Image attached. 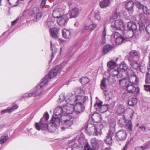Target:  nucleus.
Masks as SVG:
<instances>
[{"instance_id": "393cba45", "label": "nucleus", "mask_w": 150, "mask_h": 150, "mask_svg": "<svg viewBox=\"0 0 150 150\" xmlns=\"http://www.w3.org/2000/svg\"><path fill=\"white\" fill-rule=\"evenodd\" d=\"M91 117L93 120L96 123H99L101 121L100 116L98 113L93 114Z\"/></svg>"}, {"instance_id": "1a4fd4ad", "label": "nucleus", "mask_w": 150, "mask_h": 150, "mask_svg": "<svg viewBox=\"0 0 150 150\" xmlns=\"http://www.w3.org/2000/svg\"><path fill=\"white\" fill-rule=\"evenodd\" d=\"M103 102L100 101L99 103H96L94 104V106L96 110L101 113H103L107 110L109 108V105L108 104L105 105H102Z\"/></svg>"}, {"instance_id": "774afa93", "label": "nucleus", "mask_w": 150, "mask_h": 150, "mask_svg": "<svg viewBox=\"0 0 150 150\" xmlns=\"http://www.w3.org/2000/svg\"><path fill=\"white\" fill-rule=\"evenodd\" d=\"M128 143H127L125 144V146H124V147L123 149H122V150H126L128 148Z\"/></svg>"}, {"instance_id": "0e129e2a", "label": "nucleus", "mask_w": 150, "mask_h": 150, "mask_svg": "<svg viewBox=\"0 0 150 150\" xmlns=\"http://www.w3.org/2000/svg\"><path fill=\"white\" fill-rule=\"evenodd\" d=\"M95 18L99 21H100L101 20L100 16L99 14H96L95 16Z\"/></svg>"}, {"instance_id": "338daca9", "label": "nucleus", "mask_w": 150, "mask_h": 150, "mask_svg": "<svg viewBox=\"0 0 150 150\" xmlns=\"http://www.w3.org/2000/svg\"><path fill=\"white\" fill-rule=\"evenodd\" d=\"M28 97H30L32 96H35V94H34V92L32 91V92L29 93H28Z\"/></svg>"}, {"instance_id": "680f3d73", "label": "nucleus", "mask_w": 150, "mask_h": 150, "mask_svg": "<svg viewBox=\"0 0 150 150\" xmlns=\"http://www.w3.org/2000/svg\"><path fill=\"white\" fill-rule=\"evenodd\" d=\"M129 97V93H127L125 92L122 95V97L124 99H126Z\"/></svg>"}, {"instance_id": "cd10ccee", "label": "nucleus", "mask_w": 150, "mask_h": 150, "mask_svg": "<svg viewBox=\"0 0 150 150\" xmlns=\"http://www.w3.org/2000/svg\"><path fill=\"white\" fill-rule=\"evenodd\" d=\"M113 47L112 45L107 44L104 46L103 48V52L105 54H106Z\"/></svg>"}, {"instance_id": "423d86ee", "label": "nucleus", "mask_w": 150, "mask_h": 150, "mask_svg": "<svg viewBox=\"0 0 150 150\" xmlns=\"http://www.w3.org/2000/svg\"><path fill=\"white\" fill-rule=\"evenodd\" d=\"M115 123L113 122L111 124L110 126L109 133L108 134L106 138L104 139V141L106 144H110L112 142V137L115 132Z\"/></svg>"}, {"instance_id": "4be33fe9", "label": "nucleus", "mask_w": 150, "mask_h": 150, "mask_svg": "<svg viewBox=\"0 0 150 150\" xmlns=\"http://www.w3.org/2000/svg\"><path fill=\"white\" fill-rule=\"evenodd\" d=\"M63 37L66 39H69L70 38L71 33L70 30L66 29H63L62 30Z\"/></svg>"}, {"instance_id": "c9c22d12", "label": "nucleus", "mask_w": 150, "mask_h": 150, "mask_svg": "<svg viewBox=\"0 0 150 150\" xmlns=\"http://www.w3.org/2000/svg\"><path fill=\"white\" fill-rule=\"evenodd\" d=\"M129 54L131 57L132 58H137L139 56V53L136 51H131Z\"/></svg>"}, {"instance_id": "69168bd1", "label": "nucleus", "mask_w": 150, "mask_h": 150, "mask_svg": "<svg viewBox=\"0 0 150 150\" xmlns=\"http://www.w3.org/2000/svg\"><path fill=\"white\" fill-rule=\"evenodd\" d=\"M144 147L145 149H150V141L147 143L146 145Z\"/></svg>"}, {"instance_id": "c85d7f7f", "label": "nucleus", "mask_w": 150, "mask_h": 150, "mask_svg": "<svg viewBox=\"0 0 150 150\" xmlns=\"http://www.w3.org/2000/svg\"><path fill=\"white\" fill-rule=\"evenodd\" d=\"M70 94L72 93H69L67 95L66 97H65L63 93L60 94L59 96V99L58 100V102L60 103L61 102L64 101V100H65V101L66 102V99L67 96L69 97L71 96Z\"/></svg>"}, {"instance_id": "6e6552de", "label": "nucleus", "mask_w": 150, "mask_h": 150, "mask_svg": "<svg viewBox=\"0 0 150 150\" xmlns=\"http://www.w3.org/2000/svg\"><path fill=\"white\" fill-rule=\"evenodd\" d=\"M127 73L130 84L136 85L139 81V79L137 76L134 74V72L131 70H129Z\"/></svg>"}, {"instance_id": "c756f323", "label": "nucleus", "mask_w": 150, "mask_h": 150, "mask_svg": "<svg viewBox=\"0 0 150 150\" xmlns=\"http://www.w3.org/2000/svg\"><path fill=\"white\" fill-rule=\"evenodd\" d=\"M126 9L129 11L132 10L133 9L134 6V3L132 1H127L125 4Z\"/></svg>"}, {"instance_id": "72a5a7b5", "label": "nucleus", "mask_w": 150, "mask_h": 150, "mask_svg": "<svg viewBox=\"0 0 150 150\" xmlns=\"http://www.w3.org/2000/svg\"><path fill=\"white\" fill-rule=\"evenodd\" d=\"M139 19L141 22L144 23H148L149 21V20L147 18L144 14H141L139 16Z\"/></svg>"}, {"instance_id": "f704fd0d", "label": "nucleus", "mask_w": 150, "mask_h": 150, "mask_svg": "<svg viewBox=\"0 0 150 150\" xmlns=\"http://www.w3.org/2000/svg\"><path fill=\"white\" fill-rule=\"evenodd\" d=\"M137 100L136 98H130L128 101V104L130 106H134L137 103Z\"/></svg>"}, {"instance_id": "9b49d317", "label": "nucleus", "mask_w": 150, "mask_h": 150, "mask_svg": "<svg viewBox=\"0 0 150 150\" xmlns=\"http://www.w3.org/2000/svg\"><path fill=\"white\" fill-rule=\"evenodd\" d=\"M112 27L118 30L123 31L125 29V24L122 20H116L113 24L112 25Z\"/></svg>"}, {"instance_id": "aec40b11", "label": "nucleus", "mask_w": 150, "mask_h": 150, "mask_svg": "<svg viewBox=\"0 0 150 150\" xmlns=\"http://www.w3.org/2000/svg\"><path fill=\"white\" fill-rule=\"evenodd\" d=\"M136 5L139 9H142L144 14H146L149 13L150 11L146 6H144L139 2L136 3Z\"/></svg>"}, {"instance_id": "dca6fc26", "label": "nucleus", "mask_w": 150, "mask_h": 150, "mask_svg": "<svg viewBox=\"0 0 150 150\" xmlns=\"http://www.w3.org/2000/svg\"><path fill=\"white\" fill-rule=\"evenodd\" d=\"M78 6H75L74 7L70 10L69 12L70 18H74L77 17L81 9H79Z\"/></svg>"}, {"instance_id": "20e7f679", "label": "nucleus", "mask_w": 150, "mask_h": 150, "mask_svg": "<svg viewBox=\"0 0 150 150\" xmlns=\"http://www.w3.org/2000/svg\"><path fill=\"white\" fill-rule=\"evenodd\" d=\"M133 113L132 110L128 108L126 110L124 114V117L126 122L125 127L126 129L131 132L132 130V123L131 121L132 116Z\"/></svg>"}, {"instance_id": "6ab92c4d", "label": "nucleus", "mask_w": 150, "mask_h": 150, "mask_svg": "<svg viewBox=\"0 0 150 150\" xmlns=\"http://www.w3.org/2000/svg\"><path fill=\"white\" fill-rule=\"evenodd\" d=\"M59 30V28L54 27L50 28V34L51 36L53 38H57L59 37L58 32Z\"/></svg>"}, {"instance_id": "e433bc0d", "label": "nucleus", "mask_w": 150, "mask_h": 150, "mask_svg": "<svg viewBox=\"0 0 150 150\" xmlns=\"http://www.w3.org/2000/svg\"><path fill=\"white\" fill-rule=\"evenodd\" d=\"M106 28L105 27H104L101 36L102 42L103 43H105V37L106 34Z\"/></svg>"}, {"instance_id": "4468645a", "label": "nucleus", "mask_w": 150, "mask_h": 150, "mask_svg": "<svg viewBox=\"0 0 150 150\" xmlns=\"http://www.w3.org/2000/svg\"><path fill=\"white\" fill-rule=\"evenodd\" d=\"M129 93H133L135 96L139 95V87H136L133 84H129L126 88Z\"/></svg>"}, {"instance_id": "5701e85b", "label": "nucleus", "mask_w": 150, "mask_h": 150, "mask_svg": "<svg viewBox=\"0 0 150 150\" xmlns=\"http://www.w3.org/2000/svg\"><path fill=\"white\" fill-rule=\"evenodd\" d=\"M146 83L150 84V74L147 73L146 78L145 80ZM144 89L147 91H150V85H144Z\"/></svg>"}, {"instance_id": "8fccbe9b", "label": "nucleus", "mask_w": 150, "mask_h": 150, "mask_svg": "<svg viewBox=\"0 0 150 150\" xmlns=\"http://www.w3.org/2000/svg\"><path fill=\"white\" fill-rule=\"evenodd\" d=\"M88 29L90 31H92L95 29L97 25L95 24H92L89 26H88Z\"/></svg>"}, {"instance_id": "de8ad7c7", "label": "nucleus", "mask_w": 150, "mask_h": 150, "mask_svg": "<svg viewBox=\"0 0 150 150\" xmlns=\"http://www.w3.org/2000/svg\"><path fill=\"white\" fill-rule=\"evenodd\" d=\"M117 111L120 114L123 113L124 111L123 106L122 105H120L117 109Z\"/></svg>"}, {"instance_id": "a878e982", "label": "nucleus", "mask_w": 150, "mask_h": 150, "mask_svg": "<svg viewBox=\"0 0 150 150\" xmlns=\"http://www.w3.org/2000/svg\"><path fill=\"white\" fill-rule=\"evenodd\" d=\"M127 26L130 30H132V31L135 30L137 28L136 23L132 21H130L128 23Z\"/></svg>"}, {"instance_id": "c03bdc74", "label": "nucleus", "mask_w": 150, "mask_h": 150, "mask_svg": "<svg viewBox=\"0 0 150 150\" xmlns=\"http://www.w3.org/2000/svg\"><path fill=\"white\" fill-rule=\"evenodd\" d=\"M71 150H78L79 148L78 144L74 141L71 143Z\"/></svg>"}, {"instance_id": "4c0bfd02", "label": "nucleus", "mask_w": 150, "mask_h": 150, "mask_svg": "<svg viewBox=\"0 0 150 150\" xmlns=\"http://www.w3.org/2000/svg\"><path fill=\"white\" fill-rule=\"evenodd\" d=\"M8 138L7 134H4L1 136L0 138V144H2L4 143Z\"/></svg>"}, {"instance_id": "58836bf2", "label": "nucleus", "mask_w": 150, "mask_h": 150, "mask_svg": "<svg viewBox=\"0 0 150 150\" xmlns=\"http://www.w3.org/2000/svg\"><path fill=\"white\" fill-rule=\"evenodd\" d=\"M130 65L132 68L135 69H137L139 65L136 61L132 60L130 61Z\"/></svg>"}, {"instance_id": "864d4df0", "label": "nucleus", "mask_w": 150, "mask_h": 150, "mask_svg": "<svg viewBox=\"0 0 150 150\" xmlns=\"http://www.w3.org/2000/svg\"><path fill=\"white\" fill-rule=\"evenodd\" d=\"M119 16H125L127 15V12L123 11L121 10L119 11Z\"/></svg>"}, {"instance_id": "3c124183", "label": "nucleus", "mask_w": 150, "mask_h": 150, "mask_svg": "<svg viewBox=\"0 0 150 150\" xmlns=\"http://www.w3.org/2000/svg\"><path fill=\"white\" fill-rule=\"evenodd\" d=\"M139 69L141 72L143 73L145 72L146 71L145 65L141 64L139 66Z\"/></svg>"}, {"instance_id": "f3484780", "label": "nucleus", "mask_w": 150, "mask_h": 150, "mask_svg": "<svg viewBox=\"0 0 150 150\" xmlns=\"http://www.w3.org/2000/svg\"><path fill=\"white\" fill-rule=\"evenodd\" d=\"M91 144L94 149H98L100 145L103 143L101 140L96 139V138H93L91 139Z\"/></svg>"}, {"instance_id": "a18cd8bd", "label": "nucleus", "mask_w": 150, "mask_h": 150, "mask_svg": "<svg viewBox=\"0 0 150 150\" xmlns=\"http://www.w3.org/2000/svg\"><path fill=\"white\" fill-rule=\"evenodd\" d=\"M79 80L82 84L83 85L87 83L89 81L88 79L86 77L80 79Z\"/></svg>"}, {"instance_id": "7c9ffc66", "label": "nucleus", "mask_w": 150, "mask_h": 150, "mask_svg": "<svg viewBox=\"0 0 150 150\" xmlns=\"http://www.w3.org/2000/svg\"><path fill=\"white\" fill-rule=\"evenodd\" d=\"M107 79L105 78L103 79L101 81L100 84V88L103 91H106V89L107 88V86L106 84V82Z\"/></svg>"}, {"instance_id": "a211bd4d", "label": "nucleus", "mask_w": 150, "mask_h": 150, "mask_svg": "<svg viewBox=\"0 0 150 150\" xmlns=\"http://www.w3.org/2000/svg\"><path fill=\"white\" fill-rule=\"evenodd\" d=\"M64 13V10L61 8H57L54 10L52 13L53 18L57 19L62 16Z\"/></svg>"}, {"instance_id": "473e14b6", "label": "nucleus", "mask_w": 150, "mask_h": 150, "mask_svg": "<svg viewBox=\"0 0 150 150\" xmlns=\"http://www.w3.org/2000/svg\"><path fill=\"white\" fill-rule=\"evenodd\" d=\"M120 69L122 71H125L128 69V66L125 62H122L119 67Z\"/></svg>"}, {"instance_id": "0eeeda50", "label": "nucleus", "mask_w": 150, "mask_h": 150, "mask_svg": "<svg viewBox=\"0 0 150 150\" xmlns=\"http://www.w3.org/2000/svg\"><path fill=\"white\" fill-rule=\"evenodd\" d=\"M59 122L60 124L61 123L63 125L70 127L74 123V118L69 114H67L65 116H62Z\"/></svg>"}, {"instance_id": "49530a36", "label": "nucleus", "mask_w": 150, "mask_h": 150, "mask_svg": "<svg viewBox=\"0 0 150 150\" xmlns=\"http://www.w3.org/2000/svg\"><path fill=\"white\" fill-rule=\"evenodd\" d=\"M119 11L118 9H117L116 10L115 13H114L112 16L110 17V20L112 19H114L117 18L118 15H119Z\"/></svg>"}, {"instance_id": "79ce46f5", "label": "nucleus", "mask_w": 150, "mask_h": 150, "mask_svg": "<svg viewBox=\"0 0 150 150\" xmlns=\"http://www.w3.org/2000/svg\"><path fill=\"white\" fill-rule=\"evenodd\" d=\"M19 0H8L10 5L12 6H17L18 4Z\"/></svg>"}, {"instance_id": "603ef678", "label": "nucleus", "mask_w": 150, "mask_h": 150, "mask_svg": "<svg viewBox=\"0 0 150 150\" xmlns=\"http://www.w3.org/2000/svg\"><path fill=\"white\" fill-rule=\"evenodd\" d=\"M88 26H85L83 28V30L81 31V33H85L89 32V31L88 30Z\"/></svg>"}, {"instance_id": "e2e57ef3", "label": "nucleus", "mask_w": 150, "mask_h": 150, "mask_svg": "<svg viewBox=\"0 0 150 150\" xmlns=\"http://www.w3.org/2000/svg\"><path fill=\"white\" fill-rule=\"evenodd\" d=\"M144 146H138L136 147L134 150H144Z\"/></svg>"}, {"instance_id": "37998d69", "label": "nucleus", "mask_w": 150, "mask_h": 150, "mask_svg": "<svg viewBox=\"0 0 150 150\" xmlns=\"http://www.w3.org/2000/svg\"><path fill=\"white\" fill-rule=\"evenodd\" d=\"M127 38H124L121 36L115 40V42L117 45L121 44L122 42H125V40Z\"/></svg>"}, {"instance_id": "a19ab883", "label": "nucleus", "mask_w": 150, "mask_h": 150, "mask_svg": "<svg viewBox=\"0 0 150 150\" xmlns=\"http://www.w3.org/2000/svg\"><path fill=\"white\" fill-rule=\"evenodd\" d=\"M54 22V21H51L49 20L45 22V25H47L50 28H54L55 27Z\"/></svg>"}, {"instance_id": "7ed1b4c3", "label": "nucleus", "mask_w": 150, "mask_h": 150, "mask_svg": "<svg viewBox=\"0 0 150 150\" xmlns=\"http://www.w3.org/2000/svg\"><path fill=\"white\" fill-rule=\"evenodd\" d=\"M63 107L61 106H58L55 108L54 110L53 115L51 120L54 122L57 125H59V121L62 116H65L67 114H70L67 113L66 110L65 109L64 107Z\"/></svg>"}, {"instance_id": "2f4dec72", "label": "nucleus", "mask_w": 150, "mask_h": 150, "mask_svg": "<svg viewBox=\"0 0 150 150\" xmlns=\"http://www.w3.org/2000/svg\"><path fill=\"white\" fill-rule=\"evenodd\" d=\"M107 67L109 68L110 70L112 69H115L117 67L116 64L114 62L111 61L108 62L107 64Z\"/></svg>"}, {"instance_id": "9d476101", "label": "nucleus", "mask_w": 150, "mask_h": 150, "mask_svg": "<svg viewBox=\"0 0 150 150\" xmlns=\"http://www.w3.org/2000/svg\"><path fill=\"white\" fill-rule=\"evenodd\" d=\"M46 81H44L42 80L40 84L36 86L33 90L35 96L40 95L43 91V87L47 83Z\"/></svg>"}, {"instance_id": "5fc2aeb1", "label": "nucleus", "mask_w": 150, "mask_h": 150, "mask_svg": "<svg viewBox=\"0 0 150 150\" xmlns=\"http://www.w3.org/2000/svg\"><path fill=\"white\" fill-rule=\"evenodd\" d=\"M121 36L120 34L118 32H115L113 34V37L115 39V40L117 39L118 38H120Z\"/></svg>"}, {"instance_id": "052dcab7", "label": "nucleus", "mask_w": 150, "mask_h": 150, "mask_svg": "<svg viewBox=\"0 0 150 150\" xmlns=\"http://www.w3.org/2000/svg\"><path fill=\"white\" fill-rule=\"evenodd\" d=\"M11 111H10V110L9 109V108H8L6 109H5L4 110H2L1 112L2 113L4 114L6 113L7 112H10Z\"/></svg>"}, {"instance_id": "6e6d98bb", "label": "nucleus", "mask_w": 150, "mask_h": 150, "mask_svg": "<svg viewBox=\"0 0 150 150\" xmlns=\"http://www.w3.org/2000/svg\"><path fill=\"white\" fill-rule=\"evenodd\" d=\"M47 0H42L40 7L41 8H43L45 5Z\"/></svg>"}, {"instance_id": "2eb2a0df", "label": "nucleus", "mask_w": 150, "mask_h": 150, "mask_svg": "<svg viewBox=\"0 0 150 150\" xmlns=\"http://www.w3.org/2000/svg\"><path fill=\"white\" fill-rule=\"evenodd\" d=\"M57 21V23L60 26L64 25L68 21L67 15L64 14L62 16L58 18Z\"/></svg>"}, {"instance_id": "ea45409f", "label": "nucleus", "mask_w": 150, "mask_h": 150, "mask_svg": "<svg viewBox=\"0 0 150 150\" xmlns=\"http://www.w3.org/2000/svg\"><path fill=\"white\" fill-rule=\"evenodd\" d=\"M50 46L51 49L52 51L51 58V60H52L56 54V50L54 48V45L52 44V42H50Z\"/></svg>"}, {"instance_id": "b1692460", "label": "nucleus", "mask_w": 150, "mask_h": 150, "mask_svg": "<svg viewBox=\"0 0 150 150\" xmlns=\"http://www.w3.org/2000/svg\"><path fill=\"white\" fill-rule=\"evenodd\" d=\"M119 83L121 87L122 88H126L129 84L128 80L125 79H123L119 80Z\"/></svg>"}, {"instance_id": "4d7b16f0", "label": "nucleus", "mask_w": 150, "mask_h": 150, "mask_svg": "<svg viewBox=\"0 0 150 150\" xmlns=\"http://www.w3.org/2000/svg\"><path fill=\"white\" fill-rule=\"evenodd\" d=\"M42 16V14L41 13L39 12L37 13L35 19L36 21L39 20L40 18Z\"/></svg>"}, {"instance_id": "f8f14e48", "label": "nucleus", "mask_w": 150, "mask_h": 150, "mask_svg": "<svg viewBox=\"0 0 150 150\" xmlns=\"http://www.w3.org/2000/svg\"><path fill=\"white\" fill-rule=\"evenodd\" d=\"M127 136L126 131L124 130H120L116 133L115 138L118 141H121L125 139Z\"/></svg>"}, {"instance_id": "13d9d810", "label": "nucleus", "mask_w": 150, "mask_h": 150, "mask_svg": "<svg viewBox=\"0 0 150 150\" xmlns=\"http://www.w3.org/2000/svg\"><path fill=\"white\" fill-rule=\"evenodd\" d=\"M18 108V106L17 105H14L11 108H9L11 112H12L15 109H17Z\"/></svg>"}, {"instance_id": "412c9836", "label": "nucleus", "mask_w": 150, "mask_h": 150, "mask_svg": "<svg viewBox=\"0 0 150 150\" xmlns=\"http://www.w3.org/2000/svg\"><path fill=\"white\" fill-rule=\"evenodd\" d=\"M110 75L119 78L120 77L121 75L119 71L118 68L116 67L110 70Z\"/></svg>"}, {"instance_id": "ddd939ff", "label": "nucleus", "mask_w": 150, "mask_h": 150, "mask_svg": "<svg viewBox=\"0 0 150 150\" xmlns=\"http://www.w3.org/2000/svg\"><path fill=\"white\" fill-rule=\"evenodd\" d=\"M88 127L89 128H91L93 129L92 132L94 135L100 136L102 134L101 129L98 128V126L91 124H88L87 126L86 129H88Z\"/></svg>"}, {"instance_id": "39448f33", "label": "nucleus", "mask_w": 150, "mask_h": 150, "mask_svg": "<svg viewBox=\"0 0 150 150\" xmlns=\"http://www.w3.org/2000/svg\"><path fill=\"white\" fill-rule=\"evenodd\" d=\"M61 66L59 65L56 66L53 68L50 71L49 74L46 75L42 80L44 81H47V83L49 82L50 79L54 77L57 75H59L60 74L61 70Z\"/></svg>"}, {"instance_id": "f03ea898", "label": "nucleus", "mask_w": 150, "mask_h": 150, "mask_svg": "<svg viewBox=\"0 0 150 150\" xmlns=\"http://www.w3.org/2000/svg\"><path fill=\"white\" fill-rule=\"evenodd\" d=\"M49 118V115L47 112H46L43 117L41 119L39 123H35V127L38 130L40 129L47 130L49 132H52L55 130L57 128V126L59 125H57L52 120V122L48 124L46 123V122Z\"/></svg>"}, {"instance_id": "bb28decb", "label": "nucleus", "mask_w": 150, "mask_h": 150, "mask_svg": "<svg viewBox=\"0 0 150 150\" xmlns=\"http://www.w3.org/2000/svg\"><path fill=\"white\" fill-rule=\"evenodd\" d=\"M109 0H103L100 2V7L103 8H105L108 6L110 4Z\"/></svg>"}, {"instance_id": "f257e3e1", "label": "nucleus", "mask_w": 150, "mask_h": 150, "mask_svg": "<svg viewBox=\"0 0 150 150\" xmlns=\"http://www.w3.org/2000/svg\"><path fill=\"white\" fill-rule=\"evenodd\" d=\"M71 96H67L66 100V104L64 107L67 113L72 114L75 111L78 113H81L84 110L83 105L88 100V97L85 96H75L70 94Z\"/></svg>"}, {"instance_id": "09e8293b", "label": "nucleus", "mask_w": 150, "mask_h": 150, "mask_svg": "<svg viewBox=\"0 0 150 150\" xmlns=\"http://www.w3.org/2000/svg\"><path fill=\"white\" fill-rule=\"evenodd\" d=\"M115 77L110 75V76L108 80L109 83L112 84L114 83L115 81Z\"/></svg>"}, {"instance_id": "bf43d9fd", "label": "nucleus", "mask_w": 150, "mask_h": 150, "mask_svg": "<svg viewBox=\"0 0 150 150\" xmlns=\"http://www.w3.org/2000/svg\"><path fill=\"white\" fill-rule=\"evenodd\" d=\"M145 29L146 32L150 35V24H149L146 26Z\"/></svg>"}]
</instances>
